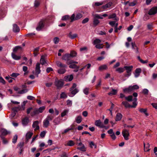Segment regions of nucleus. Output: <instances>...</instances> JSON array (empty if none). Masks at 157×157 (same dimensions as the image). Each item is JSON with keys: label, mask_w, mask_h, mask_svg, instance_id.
I'll return each mask as SVG.
<instances>
[{"label": "nucleus", "mask_w": 157, "mask_h": 157, "mask_svg": "<svg viewBox=\"0 0 157 157\" xmlns=\"http://www.w3.org/2000/svg\"><path fill=\"white\" fill-rule=\"evenodd\" d=\"M57 66L60 68L57 70L58 73L60 74H64L66 71V68L67 66L65 64H63L60 62L57 61L56 62Z\"/></svg>", "instance_id": "nucleus-1"}, {"label": "nucleus", "mask_w": 157, "mask_h": 157, "mask_svg": "<svg viewBox=\"0 0 157 157\" xmlns=\"http://www.w3.org/2000/svg\"><path fill=\"white\" fill-rule=\"evenodd\" d=\"M53 118V117L51 115H48L46 118L43 121V126L47 128L49 125V121H52Z\"/></svg>", "instance_id": "nucleus-2"}, {"label": "nucleus", "mask_w": 157, "mask_h": 157, "mask_svg": "<svg viewBox=\"0 0 157 157\" xmlns=\"http://www.w3.org/2000/svg\"><path fill=\"white\" fill-rule=\"evenodd\" d=\"M139 86L136 85H134L133 86H130L128 87L125 88L123 89V91L124 92H130L135 90L138 89Z\"/></svg>", "instance_id": "nucleus-3"}, {"label": "nucleus", "mask_w": 157, "mask_h": 157, "mask_svg": "<svg viewBox=\"0 0 157 157\" xmlns=\"http://www.w3.org/2000/svg\"><path fill=\"white\" fill-rule=\"evenodd\" d=\"M82 17V15L80 13L77 14L76 16H75V14H73L70 17V22H72L75 20H77Z\"/></svg>", "instance_id": "nucleus-4"}, {"label": "nucleus", "mask_w": 157, "mask_h": 157, "mask_svg": "<svg viewBox=\"0 0 157 157\" xmlns=\"http://www.w3.org/2000/svg\"><path fill=\"white\" fill-rule=\"evenodd\" d=\"M124 68L126 70V72L127 73V74L125 75V76L128 77L130 76L131 74V71L133 68V66H124Z\"/></svg>", "instance_id": "nucleus-5"}, {"label": "nucleus", "mask_w": 157, "mask_h": 157, "mask_svg": "<svg viewBox=\"0 0 157 157\" xmlns=\"http://www.w3.org/2000/svg\"><path fill=\"white\" fill-rule=\"evenodd\" d=\"M95 125L98 127L101 128H105L107 129V128L104 125L103 123L100 120L95 121Z\"/></svg>", "instance_id": "nucleus-6"}, {"label": "nucleus", "mask_w": 157, "mask_h": 157, "mask_svg": "<svg viewBox=\"0 0 157 157\" xmlns=\"http://www.w3.org/2000/svg\"><path fill=\"white\" fill-rule=\"evenodd\" d=\"M45 20H41L39 22L38 26L36 28L37 31H40L44 26Z\"/></svg>", "instance_id": "nucleus-7"}, {"label": "nucleus", "mask_w": 157, "mask_h": 157, "mask_svg": "<svg viewBox=\"0 0 157 157\" xmlns=\"http://www.w3.org/2000/svg\"><path fill=\"white\" fill-rule=\"evenodd\" d=\"M122 134L125 140H128L129 139V134L128 130L126 129L123 130L122 132Z\"/></svg>", "instance_id": "nucleus-8"}, {"label": "nucleus", "mask_w": 157, "mask_h": 157, "mask_svg": "<svg viewBox=\"0 0 157 157\" xmlns=\"http://www.w3.org/2000/svg\"><path fill=\"white\" fill-rule=\"evenodd\" d=\"M55 85L58 89H61L63 85V82L61 80H57L55 82Z\"/></svg>", "instance_id": "nucleus-9"}, {"label": "nucleus", "mask_w": 157, "mask_h": 157, "mask_svg": "<svg viewBox=\"0 0 157 157\" xmlns=\"http://www.w3.org/2000/svg\"><path fill=\"white\" fill-rule=\"evenodd\" d=\"M157 13V7H154L149 10L148 14L150 15H154Z\"/></svg>", "instance_id": "nucleus-10"}, {"label": "nucleus", "mask_w": 157, "mask_h": 157, "mask_svg": "<svg viewBox=\"0 0 157 157\" xmlns=\"http://www.w3.org/2000/svg\"><path fill=\"white\" fill-rule=\"evenodd\" d=\"M70 55L69 54H66L63 55L62 57V59L67 61V63L68 64V62L70 61Z\"/></svg>", "instance_id": "nucleus-11"}, {"label": "nucleus", "mask_w": 157, "mask_h": 157, "mask_svg": "<svg viewBox=\"0 0 157 157\" xmlns=\"http://www.w3.org/2000/svg\"><path fill=\"white\" fill-rule=\"evenodd\" d=\"M71 92L68 95L70 97H73L76 93L78 92V90L77 88H75L72 90H70Z\"/></svg>", "instance_id": "nucleus-12"}, {"label": "nucleus", "mask_w": 157, "mask_h": 157, "mask_svg": "<svg viewBox=\"0 0 157 157\" xmlns=\"http://www.w3.org/2000/svg\"><path fill=\"white\" fill-rule=\"evenodd\" d=\"M39 122L38 121H36L33 122L32 125L33 128H35L34 130L36 131L40 128L39 126L38 125Z\"/></svg>", "instance_id": "nucleus-13"}, {"label": "nucleus", "mask_w": 157, "mask_h": 157, "mask_svg": "<svg viewBox=\"0 0 157 157\" xmlns=\"http://www.w3.org/2000/svg\"><path fill=\"white\" fill-rule=\"evenodd\" d=\"M40 64L38 63H36L35 68L36 74L37 75V77H38V75L40 72Z\"/></svg>", "instance_id": "nucleus-14"}, {"label": "nucleus", "mask_w": 157, "mask_h": 157, "mask_svg": "<svg viewBox=\"0 0 157 157\" xmlns=\"http://www.w3.org/2000/svg\"><path fill=\"white\" fill-rule=\"evenodd\" d=\"M0 131L1 134L0 135V136H4L6 135H7L10 134V131H8L6 129L4 128H2L1 129Z\"/></svg>", "instance_id": "nucleus-15"}, {"label": "nucleus", "mask_w": 157, "mask_h": 157, "mask_svg": "<svg viewBox=\"0 0 157 157\" xmlns=\"http://www.w3.org/2000/svg\"><path fill=\"white\" fill-rule=\"evenodd\" d=\"M73 77L72 75H68L65 76L64 78V80L66 82L71 81L73 79Z\"/></svg>", "instance_id": "nucleus-16"}, {"label": "nucleus", "mask_w": 157, "mask_h": 157, "mask_svg": "<svg viewBox=\"0 0 157 157\" xmlns=\"http://www.w3.org/2000/svg\"><path fill=\"white\" fill-rule=\"evenodd\" d=\"M20 28L16 24H14L13 25V31L14 32H18L20 31Z\"/></svg>", "instance_id": "nucleus-17"}, {"label": "nucleus", "mask_w": 157, "mask_h": 157, "mask_svg": "<svg viewBox=\"0 0 157 157\" xmlns=\"http://www.w3.org/2000/svg\"><path fill=\"white\" fill-rule=\"evenodd\" d=\"M139 111L140 113L144 114L147 116L149 115L148 113H147V109L140 108L139 109Z\"/></svg>", "instance_id": "nucleus-18"}, {"label": "nucleus", "mask_w": 157, "mask_h": 157, "mask_svg": "<svg viewBox=\"0 0 157 157\" xmlns=\"http://www.w3.org/2000/svg\"><path fill=\"white\" fill-rule=\"evenodd\" d=\"M29 119L28 117H25L22 120V123L23 125L26 126L29 122Z\"/></svg>", "instance_id": "nucleus-19"}, {"label": "nucleus", "mask_w": 157, "mask_h": 157, "mask_svg": "<svg viewBox=\"0 0 157 157\" xmlns=\"http://www.w3.org/2000/svg\"><path fill=\"white\" fill-rule=\"evenodd\" d=\"M33 135V133L31 132H29L27 133L26 135V138L27 142H28V140L31 138Z\"/></svg>", "instance_id": "nucleus-20"}, {"label": "nucleus", "mask_w": 157, "mask_h": 157, "mask_svg": "<svg viewBox=\"0 0 157 157\" xmlns=\"http://www.w3.org/2000/svg\"><path fill=\"white\" fill-rule=\"evenodd\" d=\"M141 70L140 68H138L136 69L135 71V76L137 77L140 75V74L141 72Z\"/></svg>", "instance_id": "nucleus-21"}, {"label": "nucleus", "mask_w": 157, "mask_h": 157, "mask_svg": "<svg viewBox=\"0 0 157 157\" xmlns=\"http://www.w3.org/2000/svg\"><path fill=\"white\" fill-rule=\"evenodd\" d=\"M68 36L71 39H74L77 37V34L76 33L72 34V33L71 32L68 34Z\"/></svg>", "instance_id": "nucleus-22"}, {"label": "nucleus", "mask_w": 157, "mask_h": 157, "mask_svg": "<svg viewBox=\"0 0 157 157\" xmlns=\"http://www.w3.org/2000/svg\"><path fill=\"white\" fill-rule=\"evenodd\" d=\"M150 147V144L148 143H147L146 144H145V143H144V149L145 151H148L150 150V149L149 148Z\"/></svg>", "instance_id": "nucleus-23"}, {"label": "nucleus", "mask_w": 157, "mask_h": 157, "mask_svg": "<svg viewBox=\"0 0 157 157\" xmlns=\"http://www.w3.org/2000/svg\"><path fill=\"white\" fill-rule=\"evenodd\" d=\"M122 117V115L120 113H117L116 116L115 120L116 121L121 120Z\"/></svg>", "instance_id": "nucleus-24"}, {"label": "nucleus", "mask_w": 157, "mask_h": 157, "mask_svg": "<svg viewBox=\"0 0 157 157\" xmlns=\"http://www.w3.org/2000/svg\"><path fill=\"white\" fill-rule=\"evenodd\" d=\"M112 3L111 2H109L105 5L102 6V8L103 9H107L109 8L112 5Z\"/></svg>", "instance_id": "nucleus-25"}, {"label": "nucleus", "mask_w": 157, "mask_h": 157, "mask_svg": "<svg viewBox=\"0 0 157 157\" xmlns=\"http://www.w3.org/2000/svg\"><path fill=\"white\" fill-rule=\"evenodd\" d=\"M131 45L132 47V48H134V45L136 47V49L135 50V52L136 53H139V48L137 47V46L135 44V42H132L131 43Z\"/></svg>", "instance_id": "nucleus-26"}, {"label": "nucleus", "mask_w": 157, "mask_h": 157, "mask_svg": "<svg viewBox=\"0 0 157 157\" xmlns=\"http://www.w3.org/2000/svg\"><path fill=\"white\" fill-rule=\"evenodd\" d=\"M122 104L126 108L131 107V105L127 101H124L122 102Z\"/></svg>", "instance_id": "nucleus-27"}, {"label": "nucleus", "mask_w": 157, "mask_h": 157, "mask_svg": "<svg viewBox=\"0 0 157 157\" xmlns=\"http://www.w3.org/2000/svg\"><path fill=\"white\" fill-rule=\"evenodd\" d=\"M75 144V143L74 141L72 140H70L68 141L66 144H65L66 146H72Z\"/></svg>", "instance_id": "nucleus-28"}, {"label": "nucleus", "mask_w": 157, "mask_h": 157, "mask_svg": "<svg viewBox=\"0 0 157 157\" xmlns=\"http://www.w3.org/2000/svg\"><path fill=\"white\" fill-rule=\"evenodd\" d=\"M117 91L116 90H115L114 89H112V91L108 93V95H115L117 94Z\"/></svg>", "instance_id": "nucleus-29"}, {"label": "nucleus", "mask_w": 157, "mask_h": 157, "mask_svg": "<svg viewBox=\"0 0 157 157\" xmlns=\"http://www.w3.org/2000/svg\"><path fill=\"white\" fill-rule=\"evenodd\" d=\"M75 120L78 124H79L82 121V117L81 116H78L76 117Z\"/></svg>", "instance_id": "nucleus-30"}, {"label": "nucleus", "mask_w": 157, "mask_h": 157, "mask_svg": "<svg viewBox=\"0 0 157 157\" xmlns=\"http://www.w3.org/2000/svg\"><path fill=\"white\" fill-rule=\"evenodd\" d=\"M12 58L16 60H18L20 59L21 58L20 56H17L13 53H12Z\"/></svg>", "instance_id": "nucleus-31"}, {"label": "nucleus", "mask_w": 157, "mask_h": 157, "mask_svg": "<svg viewBox=\"0 0 157 157\" xmlns=\"http://www.w3.org/2000/svg\"><path fill=\"white\" fill-rule=\"evenodd\" d=\"M73 127L71 126V128H68L65 129L62 132V133L63 134H64L68 132L69 131L73 130Z\"/></svg>", "instance_id": "nucleus-32"}, {"label": "nucleus", "mask_w": 157, "mask_h": 157, "mask_svg": "<svg viewBox=\"0 0 157 157\" xmlns=\"http://www.w3.org/2000/svg\"><path fill=\"white\" fill-rule=\"evenodd\" d=\"M24 145V143L23 142H21L20 143L18 144L17 146L20 148V150L21 151H21H23V147Z\"/></svg>", "instance_id": "nucleus-33"}, {"label": "nucleus", "mask_w": 157, "mask_h": 157, "mask_svg": "<svg viewBox=\"0 0 157 157\" xmlns=\"http://www.w3.org/2000/svg\"><path fill=\"white\" fill-rule=\"evenodd\" d=\"M137 58L138 60L142 63L145 64L147 63L148 62V60H143L142 59H141L140 58V57L139 56H138L137 57Z\"/></svg>", "instance_id": "nucleus-34"}, {"label": "nucleus", "mask_w": 157, "mask_h": 157, "mask_svg": "<svg viewBox=\"0 0 157 157\" xmlns=\"http://www.w3.org/2000/svg\"><path fill=\"white\" fill-rule=\"evenodd\" d=\"M45 57L44 56H41L40 62L41 64L42 65H44L46 63V62L44 59Z\"/></svg>", "instance_id": "nucleus-35"}, {"label": "nucleus", "mask_w": 157, "mask_h": 157, "mask_svg": "<svg viewBox=\"0 0 157 157\" xmlns=\"http://www.w3.org/2000/svg\"><path fill=\"white\" fill-rule=\"evenodd\" d=\"M107 69V66L106 65H102L99 67V70L100 71H102L104 70H106Z\"/></svg>", "instance_id": "nucleus-36"}, {"label": "nucleus", "mask_w": 157, "mask_h": 157, "mask_svg": "<svg viewBox=\"0 0 157 157\" xmlns=\"http://www.w3.org/2000/svg\"><path fill=\"white\" fill-rule=\"evenodd\" d=\"M55 125H58L60 123V120L59 118H56L53 121Z\"/></svg>", "instance_id": "nucleus-37"}, {"label": "nucleus", "mask_w": 157, "mask_h": 157, "mask_svg": "<svg viewBox=\"0 0 157 157\" xmlns=\"http://www.w3.org/2000/svg\"><path fill=\"white\" fill-rule=\"evenodd\" d=\"M133 101H134L133 102V105H131L130 106V107L131 108H135L137 105V104L136 103L137 98H134L133 99Z\"/></svg>", "instance_id": "nucleus-38"}, {"label": "nucleus", "mask_w": 157, "mask_h": 157, "mask_svg": "<svg viewBox=\"0 0 157 157\" xmlns=\"http://www.w3.org/2000/svg\"><path fill=\"white\" fill-rule=\"evenodd\" d=\"M77 54V52L74 51H71L70 52V53L69 54V55H70L71 57H75L76 56Z\"/></svg>", "instance_id": "nucleus-39"}, {"label": "nucleus", "mask_w": 157, "mask_h": 157, "mask_svg": "<svg viewBox=\"0 0 157 157\" xmlns=\"http://www.w3.org/2000/svg\"><path fill=\"white\" fill-rule=\"evenodd\" d=\"M68 109H65L61 113V117H63L65 115H66L68 113Z\"/></svg>", "instance_id": "nucleus-40"}, {"label": "nucleus", "mask_w": 157, "mask_h": 157, "mask_svg": "<svg viewBox=\"0 0 157 157\" xmlns=\"http://www.w3.org/2000/svg\"><path fill=\"white\" fill-rule=\"evenodd\" d=\"M101 42V41L99 39H96L94 40L93 44L94 45H96V44H100Z\"/></svg>", "instance_id": "nucleus-41"}, {"label": "nucleus", "mask_w": 157, "mask_h": 157, "mask_svg": "<svg viewBox=\"0 0 157 157\" xmlns=\"http://www.w3.org/2000/svg\"><path fill=\"white\" fill-rule=\"evenodd\" d=\"M38 113H39V112L37 109H34L33 112H32L30 113V115L31 116L33 117L36 114H38Z\"/></svg>", "instance_id": "nucleus-42"}, {"label": "nucleus", "mask_w": 157, "mask_h": 157, "mask_svg": "<svg viewBox=\"0 0 157 157\" xmlns=\"http://www.w3.org/2000/svg\"><path fill=\"white\" fill-rule=\"evenodd\" d=\"M19 50L21 51L22 48H21V46H17L15 47L13 49V52H16Z\"/></svg>", "instance_id": "nucleus-43"}, {"label": "nucleus", "mask_w": 157, "mask_h": 157, "mask_svg": "<svg viewBox=\"0 0 157 157\" xmlns=\"http://www.w3.org/2000/svg\"><path fill=\"white\" fill-rule=\"evenodd\" d=\"M77 149L80 151L84 152L86 151V148L85 147L84 145H83V146H81L80 147H78Z\"/></svg>", "instance_id": "nucleus-44"}, {"label": "nucleus", "mask_w": 157, "mask_h": 157, "mask_svg": "<svg viewBox=\"0 0 157 157\" xmlns=\"http://www.w3.org/2000/svg\"><path fill=\"white\" fill-rule=\"evenodd\" d=\"M67 94L64 92H63L61 93L60 94V98H67Z\"/></svg>", "instance_id": "nucleus-45"}, {"label": "nucleus", "mask_w": 157, "mask_h": 157, "mask_svg": "<svg viewBox=\"0 0 157 157\" xmlns=\"http://www.w3.org/2000/svg\"><path fill=\"white\" fill-rule=\"evenodd\" d=\"M5 78L7 80L9 83H11L13 82V79L14 78H12L10 77L9 76H6L5 77Z\"/></svg>", "instance_id": "nucleus-46"}, {"label": "nucleus", "mask_w": 157, "mask_h": 157, "mask_svg": "<svg viewBox=\"0 0 157 157\" xmlns=\"http://www.w3.org/2000/svg\"><path fill=\"white\" fill-rule=\"evenodd\" d=\"M45 107L44 106L40 107L39 109H37L39 113H42L45 110Z\"/></svg>", "instance_id": "nucleus-47"}, {"label": "nucleus", "mask_w": 157, "mask_h": 157, "mask_svg": "<svg viewBox=\"0 0 157 157\" xmlns=\"http://www.w3.org/2000/svg\"><path fill=\"white\" fill-rule=\"evenodd\" d=\"M69 20H70V17L68 15L63 16L62 18V20L63 21H65Z\"/></svg>", "instance_id": "nucleus-48"}, {"label": "nucleus", "mask_w": 157, "mask_h": 157, "mask_svg": "<svg viewBox=\"0 0 157 157\" xmlns=\"http://www.w3.org/2000/svg\"><path fill=\"white\" fill-rule=\"evenodd\" d=\"M104 46V45H103V44H96L95 46V47L97 49H101Z\"/></svg>", "instance_id": "nucleus-49"}, {"label": "nucleus", "mask_w": 157, "mask_h": 157, "mask_svg": "<svg viewBox=\"0 0 157 157\" xmlns=\"http://www.w3.org/2000/svg\"><path fill=\"white\" fill-rule=\"evenodd\" d=\"M60 156V157H68V155L66 152L63 151Z\"/></svg>", "instance_id": "nucleus-50"}, {"label": "nucleus", "mask_w": 157, "mask_h": 157, "mask_svg": "<svg viewBox=\"0 0 157 157\" xmlns=\"http://www.w3.org/2000/svg\"><path fill=\"white\" fill-rule=\"evenodd\" d=\"M69 67L71 68L78 69L79 68V67L78 66L75 64H71L69 65Z\"/></svg>", "instance_id": "nucleus-51"}, {"label": "nucleus", "mask_w": 157, "mask_h": 157, "mask_svg": "<svg viewBox=\"0 0 157 157\" xmlns=\"http://www.w3.org/2000/svg\"><path fill=\"white\" fill-rule=\"evenodd\" d=\"M90 89L88 88H86L83 90L84 93L86 95H88L89 93V91Z\"/></svg>", "instance_id": "nucleus-52"}, {"label": "nucleus", "mask_w": 157, "mask_h": 157, "mask_svg": "<svg viewBox=\"0 0 157 157\" xmlns=\"http://www.w3.org/2000/svg\"><path fill=\"white\" fill-rule=\"evenodd\" d=\"M125 99L128 101H131L132 100V95L129 96L125 97Z\"/></svg>", "instance_id": "nucleus-53"}, {"label": "nucleus", "mask_w": 157, "mask_h": 157, "mask_svg": "<svg viewBox=\"0 0 157 157\" xmlns=\"http://www.w3.org/2000/svg\"><path fill=\"white\" fill-rule=\"evenodd\" d=\"M22 69L23 71L25 72L24 75H25L28 73V71H27L28 67H27L24 66L23 67Z\"/></svg>", "instance_id": "nucleus-54"}, {"label": "nucleus", "mask_w": 157, "mask_h": 157, "mask_svg": "<svg viewBox=\"0 0 157 157\" xmlns=\"http://www.w3.org/2000/svg\"><path fill=\"white\" fill-rule=\"evenodd\" d=\"M17 139V135H15L13 137L12 139V143L13 144L16 143Z\"/></svg>", "instance_id": "nucleus-55"}, {"label": "nucleus", "mask_w": 157, "mask_h": 157, "mask_svg": "<svg viewBox=\"0 0 157 157\" xmlns=\"http://www.w3.org/2000/svg\"><path fill=\"white\" fill-rule=\"evenodd\" d=\"M20 75V74L18 73H13L10 75V76L12 77L16 78Z\"/></svg>", "instance_id": "nucleus-56"}, {"label": "nucleus", "mask_w": 157, "mask_h": 157, "mask_svg": "<svg viewBox=\"0 0 157 157\" xmlns=\"http://www.w3.org/2000/svg\"><path fill=\"white\" fill-rule=\"evenodd\" d=\"M124 68L122 67H119L117 68L116 71L118 72L119 73H121L124 71Z\"/></svg>", "instance_id": "nucleus-57"}, {"label": "nucleus", "mask_w": 157, "mask_h": 157, "mask_svg": "<svg viewBox=\"0 0 157 157\" xmlns=\"http://www.w3.org/2000/svg\"><path fill=\"white\" fill-rule=\"evenodd\" d=\"M99 23V21L96 18H94V19L93 21V24L94 25H97Z\"/></svg>", "instance_id": "nucleus-58"}, {"label": "nucleus", "mask_w": 157, "mask_h": 157, "mask_svg": "<svg viewBox=\"0 0 157 157\" xmlns=\"http://www.w3.org/2000/svg\"><path fill=\"white\" fill-rule=\"evenodd\" d=\"M0 137L2 140L3 143L4 144H6L8 143L7 140L2 136H0Z\"/></svg>", "instance_id": "nucleus-59"}, {"label": "nucleus", "mask_w": 157, "mask_h": 157, "mask_svg": "<svg viewBox=\"0 0 157 157\" xmlns=\"http://www.w3.org/2000/svg\"><path fill=\"white\" fill-rule=\"evenodd\" d=\"M53 41L55 44H57L59 41V39L58 37H56L54 38Z\"/></svg>", "instance_id": "nucleus-60"}, {"label": "nucleus", "mask_w": 157, "mask_h": 157, "mask_svg": "<svg viewBox=\"0 0 157 157\" xmlns=\"http://www.w3.org/2000/svg\"><path fill=\"white\" fill-rule=\"evenodd\" d=\"M12 109L14 112H17V111L20 110V109L19 107H15L12 108Z\"/></svg>", "instance_id": "nucleus-61"}, {"label": "nucleus", "mask_w": 157, "mask_h": 157, "mask_svg": "<svg viewBox=\"0 0 157 157\" xmlns=\"http://www.w3.org/2000/svg\"><path fill=\"white\" fill-rule=\"evenodd\" d=\"M46 133V131H44L42 132L40 134V136L42 138H44L45 136Z\"/></svg>", "instance_id": "nucleus-62"}, {"label": "nucleus", "mask_w": 157, "mask_h": 157, "mask_svg": "<svg viewBox=\"0 0 157 157\" xmlns=\"http://www.w3.org/2000/svg\"><path fill=\"white\" fill-rule=\"evenodd\" d=\"M148 90L146 89H144L143 90L142 93L145 95H147L148 93Z\"/></svg>", "instance_id": "nucleus-63"}, {"label": "nucleus", "mask_w": 157, "mask_h": 157, "mask_svg": "<svg viewBox=\"0 0 157 157\" xmlns=\"http://www.w3.org/2000/svg\"><path fill=\"white\" fill-rule=\"evenodd\" d=\"M72 104V101L71 100H68L67 101V105L68 106H71Z\"/></svg>", "instance_id": "nucleus-64"}]
</instances>
